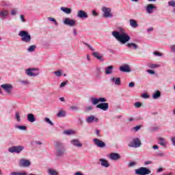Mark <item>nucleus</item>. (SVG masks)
<instances>
[{"instance_id": "12", "label": "nucleus", "mask_w": 175, "mask_h": 175, "mask_svg": "<svg viewBox=\"0 0 175 175\" xmlns=\"http://www.w3.org/2000/svg\"><path fill=\"white\" fill-rule=\"evenodd\" d=\"M93 142L97 147H99L100 148H105L106 147V144L103 142L102 140H99V139L94 138L93 139Z\"/></svg>"}, {"instance_id": "52", "label": "nucleus", "mask_w": 175, "mask_h": 175, "mask_svg": "<svg viewBox=\"0 0 175 175\" xmlns=\"http://www.w3.org/2000/svg\"><path fill=\"white\" fill-rule=\"evenodd\" d=\"M17 14V9H13L11 10V15L16 16Z\"/></svg>"}, {"instance_id": "21", "label": "nucleus", "mask_w": 175, "mask_h": 175, "mask_svg": "<svg viewBox=\"0 0 175 175\" xmlns=\"http://www.w3.org/2000/svg\"><path fill=\"white\" fill-rule=\"evenodd\" d=\"M120 72L128 73L131 72V67L129 65H124L120 67Z\"/></svg>"}, {"instance_id": "38", "label": "nucleus", "mask_w": 175, "mask_h": 175, "mask_svg": "<svg viewBox=\"0 0 175 175\" xmlns=\"http://www.w3.org/2000/svg\"><path fill=\"white\" fill-rule=\"evenodd\" d=\"M20 83L22 85H29V84H31V82L28 80H21Z\"/></svg>"}, {"instance_id": "3", "label": "nucleus", "mask_w": 175, "mask_h": 175, "mask_svg": "<svg viewBox=\"0 0 175 175\" xmlns=\"http://www.w3.org/2000/svg\"><path fill=\"white\" fill-rule=\"evenodd\" d=\"M55 146L56 147L55 155L57 158H61L65 155L66 149L65 146L61 142H56Z\"/></svg>"}, {"instance_id": "58", "label": "nucleus", "mask_w": 175, "mask_h": 175, "mask_svg": "<svg viewBox=\"0 0 175 175\" xmlns=\"http://www.w3.org/2000/svg\"><path fill=\"white\" fill-rule=\"evenodd\" d=\"M129 87L130 88H133V87H135V83L134 82H131L129 84Z\"/></svg>"}, {"instance_id": "33", "label": "nucleus", "mask_w": 175, "mask_h": 175, "mask_svg": "<svg viewBox=\"0 0 175 175\" xmlns=\"http://www.w3.org/2000/svg\"><path fill=\"white\" fill-rule=\"evenodd\" d=\"M161 65L159 64H148V67L150 68V69H155L157 68H159Z\"/></svg>"}, {"instance_id": "61", "label": "nucleus", "mask_w": 175, "mask_h": 175, "mask_svg": "<svg viewBox=\"0 0 175 175\" xmlns=\"http://www.w3.org/2000/svg\"><path fill=\"white\" fill-rule=\"evenodd\" d=\"M154 31V27H149L147 29L148 32H152Z\"/></svg>"}, {"instance_id": "43", "label": "nucleus", "mask_w": 175, "mask_h": 175, "mask_svg": "<svg viewBox=\"0 0 175 175\" xmlns=\"http://www.w3.org/2000/svg\"><path fill=\"white\" fill-rule=\"evenodd\" d=\"M49 21H53L55 25H58V23L57 22V20L54 18L49 17L48 18Z\"/></svg>"}, {"instance_id": "51", "label": "nucleus", "mask_w": 175, "mask_h": 175, "mask_svg": "<svg viewBox=\"0 0 175 175\" xmlns=\"http://www.w3.org/2000/svg\"><path fill=\"white\" fill-rule=\"evenodd\" d=\"M169 6H172V8H175V1H171L168 2Z\"/></svg>"}, {"instance_id": "18", "label": "nucleus", "mask_w": 175, "mask_h": 175, "mask_svg": "<svg viewBox=\"0 0 175 175\" xmlns=\"http://www.w3.org/2000/svg\"><path fill=\"white\" fill-rule=\"evenodd\" d=\"M95 79H96L97 80L102 79V68L100 67L96 68Z\"/></svg>"}, {"instance_id": "20", "label": "nucleus", "mask_w": 175, "mask_h": 175, "mask_svg": "<svg viewBox=\"0 0 175 175\" xmlns=\"http://www.w3.org/2000/svg\"><path fill=\"white\" fill-rule=\"evenodd\" d=\"M154 9H157V7L152 4H148L146 7V12L148 14H151L154 12Z\"/></svg>"}, {"instance_id": "27", "label": "nucleus", "mask_w": 175, "mask_h": 175, "mask_svg": "<svg viewBox=\"0 0 175 175\" xmlns=\"http://www.w3.org/2000/svg\"><path fill=\"white\" fill-rule=\"evenodd\" d=\"M130 25L132 27V28H137V27H139L137 22H136L134 19L130 20Z\"/></svg>"}, {"instance_id": "48", "label": "nucleus", "mask_w": 175, "mask_h": 175, "mask_svg": "<svg viewBox=\"0 0 175 175\" xmlns=\"http://www.w3.org/2000/svg\"><path fill=\"white\" fill-rule=\"evenodd\" d=\"M83 44L85 46H87L88 47H89L90 50H91L92 51H95V49L92 48V46L90 45V44H87L85 42H83Z\"/></svg>"}, {"instance_id": "8", "label": "nucleus", "mask_w": 175, "mask_h": 175, "mask_svg": "<svg viewBox=\"0 0 175 175\" xmlns=\"http://www.w3.org/2000/svg\"><path fill=\"white\" fill-rule=\"evenodd\" d=\"M23 150H24V146H12L8 148V151L11 154H20Z\"/></svg>"}, {"instance_id": "55", "label": "nucleus", "mask_w": 175, "mask_h": 175, "mask_svg": "<svg viewBox=\"0 0 175 175\" xmlns=\"http://www.w3.org/2000/svg\"><path fill=\"white\" fill-rule=\"evenodd\" d=\"M142 98H144V99H148V98H150V96L146 93H144L142 94Z\"/></svg>"}, {"instance_id": "19", "label": "nucleus", "mask_w": 175, "mask_h": 175, "mask_svg": "<svg viewBox=\"0 0 175 175\" xmlns=\"http://www.w3.org/2000/svg\"><path fill=\"white\" fill-rule=\"evenodd\" d=\"M94 122H98V121H99V119L95 118V116L93 115L89 116L86 119V122H88V124H91V123L94 122Z\"/></svg>"}, {"instance_id": "13", "label": "nucleus", "mask_w": 175, "mask_h": 175, "mask_svg": "<svg viewBox=\"0 0 175 175\" xmlns=\"http://www.w3.org/2000/svg\"><path fill=\"white\" fill-rule=\"evenodd\" d=\"M64 24L65 25H68V27H75V25H76V21L73 19H70L69 18H66L64 21Z\"/></svg>"}, {"instance_id": "4", "label": "nucleus", "mask_w": 175, "mask_h": 175, "mask_svg": "<svg viewBox=\"0 0 175 175\" xmlns=\"http://www.w3.org/2000/svg\"><path fill=\"white\" fill-rule=\"evenodd\" d=\"M18 36L21 38V41L24 43H31V35L27 31H21L18 33Z\"/></svg>"}, {"instance_id": "49", "label": "nucleus", "mask_w": 175, "mask_h": 175, "mask_svg": "<svg viewBox=\"0 0 175 175\" xmlns=\"http://www.w3.org/2000/svg\"><path fill=\"white\" fill-rule=\"evenodd\" d=\"M157 157H165V153H163L161 151H158L157 152Z\"/></svg>"}, {"instance_id": "40", "label": "nucleus", "mask_w": 175, "mask_h": 175, "mask_svg": "<svg viewBox=\"0 0 175 175\" xmlns=\"http://www.w3.org/2000/svg\"><path fill=\"white\" fill-rule=\"evenodd\" d=\"M15 118L18 122H21V118L20 117V113L16 112Z\"/></svg>"}, {"instance_id": "50", "label": "nucleus", "mask_w": 175, "mask_h": 175, "mask_svg": "<svg viewBox=\"0 0 175 175\" xmlns=\"http://www.w3.org/2000/svg\"><path fill=\"white\" fill-rule=\"evenodd\" d=\"M154 55H156L157 57H162L163 54L158 51L153 52Z\"/></svg>"}, {"instance_id": "9", "label": "nucleus", "mask_w": 175, "mask_h": 175, "mask_svg": "<svg viewBox=\"0 0 175 175\" xmlns=\"http://www.w3.org/2000/svg\"><path fill=\"white\" fill-rule=\"evenodd\" d=\"M1 87L6 94H11L13 90V85L10 83H4Z\"/></svg>"}, {"instance_id": "25", "label": "nucleus", "mask_w": 175, "mask_h": 175, "mask_svg": "<svg viewBox=\"0 0 175 175\" xmlns=\"http://www.w3.org/2000/svg\"><path fill=\"white\" fill-rule=\"evenodd\" d=\"M99 161L101 162V165H103V167H109V166H110L109 161L105 159H100Z\"/></svg>"}, {"instance_id": "37", "label": "nucleus", "mask_w": 175, "mask_h": 175, "mask_svg": "<svg viewBox=\"0 0 175 175\" xmlns=\"http://www.w3.org/2000/svg\"><path fill=\"white\" fill-rule=\"evenodd\" d=\"M48 173L49 175H58V172H57L55 170H53V169H49L48 170Z\"/></svg>"}, {"instance_id": "44", "label": "nucleus", "mask_w": 175, "mask_h": 175, "mask_svg": "<svg viewBox=\"0 0 175 175\" xmlns=\"http://www.w3.org/2000/svg\"><path fill=\"white\" fill-rule=\"evenodd\" d=\"M70 109L72 110V111H77V110H79V107L76 105H72L70 107Z\"/></svg>"}, {"instance_id": "59", "label": "nucleus", "mask_w": 175, "mask_h": 175, "mask_svg": "<svg viewBox=\"0 0 175 175\" xmlns=\"http://www.w3.org/2000/svg\"><path fill=\"white\" fill-rule=\"evenodd\" d=\"M148 73H150V75H155V71L152 70H148Z\"/></svg>"}, {"instance_id": "46", "label": "nucleus", "mask_w": 175, "mask_h": 175, "mask_svg": "<svg viewBox=\"0 0 175 175\" xmlns=\"http://www.w3.org/2000/svg\"><path fill=\"white\" fill-rule=\"evenodd\" d=\"M140 128H142V126H136L135 127H133L131 129V131H135V132H137V131H139V129H140Z\"/></svg>"}, {"instance_id": "56", "label": "nucleus", "mask_w": 175, "mask_h": 175, "mask_svg": "<svg viewBox=\"0 0 175 175\" xmlns=\"http://www.w3.org/2000/svg\"><path fill=\"white\" fill-rule=\"evenodd\" d=\"M20 18L22 23H25L26 21H25V18H24V15H21Z\"/></svg>"}, {"instance_id": "57", "label": "nucleus", "mask_w": 175, "mask_h": 175, "mask_svg": "<svg viewBox=\"0 0 175 175\" xmlns=\"http://www.w3.org/2000/svg\"><path fill=\"white\" fill-rule=\"evenodd\" d=\"M95 133L98 137H100V131L96 130Z\"/></svg>"}, {"instance_id": "11", "label": "nucleus", "mask_w": 175, "mask_h": 175, "mask_svg": "<svg viewBox=\"0 0 175 175\" xmlns=\"http://www.w3.org/2000/svg\"><path fill=\"white\" fill-rule=\"evenodd\" d=\"M35 70H38V68H30L26 70V75L27 76H29L30 77H36L39 75L38 73H35Z\"/></svg>"}, {"instance_id": "26", "label": "nucleus", "mask_w": 175, "mask_h": 175, "mask_svg": "<svg viewBox=\"0 0 175 175\" xmlns=\"http://www.w3.org/2000/svg\"><path fill=\"white\" fill-rule=\"evenodd\" d=\"M159 144H160V146H162L163 147H166V145L167 144V142H166V139L160 137L159 138Z\"/></svg>"}, {"instance_id": "30", "label": "nucleus", "mask_w": 175, "mask_h": 175, "mask_svg": "<svg viewBox=\"0 0 175 175\" xmlns=\"http://www.w3.org/2000/svg\"><path fill=\"white\" fill-rule=\"evenodd\" d=\"M92 55L94 56L95 58H97V59H99V61L103 62L102 56H100L98 52H93Z\"/></svg>"}, {"instance_id": "17", "label": "nucleus", "mask_w": 175, "mask_h": 175, "mask_svg": "<svg viewBox=\"0 0 175 175\" xmlns=\"http://www.w3.org/2000/svg\"><path fill=\"white\" fill-rule=\"evenodd\" d=\"M110 81L113 84H115V85H121V78L120 77L116 78L114 77H111L110 78Z\"/></svg>"}, {"instance_id": "5", "label": "nucleus", "mask_w": 175, "mask_h": 175, "mask_svg": "<svg viewBox=\"0 0 175 175\" xmlns=\"http://www.w3.org/2000/svg\"><path fill=\"white\" fill-rule=\"evenodd\" d=\"M142 146V141L138 137L133 139V140L129 144V147L133 148H139Z\"/></svg>"}, {"instance_id": "41", "label": "nucleus", "mask_w": 175, "mask_h": 175, "mask_svg": "<svg viewBox=\"0 0 175 175\" xmlns=\"http://www.w3.org/2000/svg\"><path fill=\"white\" fill-rule=\"evenodd\" d=\"M44 121L45 122H47V124H49V125H51V126L54 125V123H53V122H51V120L49 118H45Z\"/></svg>"}, {"instance_id": "32", "label": "nucleus", "mask_w": 175, "mask_h": 175, "mask_svg": "<svg viewBox=\"0 0 175 175\" xmlns=\"http://www.w3.org/2000/svg\"><path fill=\"white\" fill-rule=\"evenodd\" d=\"M75 132L73 130H66L64 131V135H67V136H70V135H75Z\"/></svg>"}, {"instance_id": "45", "label": "nucleus", "mask_w": 175, "mask_h": 175, "mask_svg": "<svg viewBox=\"0 0 175 175\" xmlns=\"http://www.w3.org/2000/svg\"><path fill=\"white\" fill-rule=\"evenodd\" d=\"M134 106L136 109H139V107H142V103L137 102L134 104Z\"/></svg>"}, {"instance_id": "62", "label": "nucleus", "mask_w": 175, "mask_h": 175, "mask_svg": "<svg viewBox=\"0 0 175 175\" xmlns=\"http://www.w3.org/2000/svg\"><path fill=\"white\" fill-rule=\"evenodd\" d=\"M73 34L74 36H77V31L76 30V29H73Z\"/></svg>"}, {"instance_id": "54", "label": "nucleus", "mask_w": 175, "mask_h": 175, "mask_svg": "<svg viewBox=\"0 0 175 175\" xmlns=\"http://www.w3.org/2000/svg\"><path fill=\"white\" fill-rule=\"evenodd\" d=\"M67 84H68V81H63L60 84V88H63V87H65V85H66Z\"/></svg>"}, {"instance_id": "63", "label": "nucleus", "mask_w": 175, "mask_h": 175, "mask_svg": "<svg viewBox=\"0 0 175 175\" xmlns=\"http://www.w3.org/2000/svg\"><path fill=\"white\" fill-rule=\"evenodd\" d=\"M135 165H136V163H135V162H131V163H129V167H131V166H135Z\"/></svg>"}, {"instance_id": "15", "label": "nucleus", "mask_w": 175, "mask_h": 175, "mask_svg": "<svg viewBox=\"0 0 175 175\" xmlns=\"http://www.w3.org/2000/svg\"><path fill=\"white\" fill-rule=\"evenodd\" d=\"M78 18H88V14L84 10H79L77 14Z\"/></svg>"}, {"instance_id": "39", "label": "nucleus", "mask_w": 175, "mask_h": 175, "mask_svg": "<svg viewBox=\"0 0 175 175\" xmlns=\"http://www.w3.org/2000/svg\"><path fill=\"white\" fill-rule=\"evenodd\" d=\"M15 128L16 129H20V131H27V126H25L16 125Z\"/></svg>"}, {"instance_id": "42", "label": "nucleus", "mask_w": 175, "mask_h": 175, "mask_svg": "<svg viewBox=\"0 0 175 175\" xmlns=\"http://www.w3.org/2000/svg\"><path fill=\"white\" fill-rule=\"evenodd\" d=\"M53 74L55 75L57 77H61V76H62V72H61V70L55 71Z\"/></svg>"}, {"instance_id": "10", "label": "nucleus", "mask_w": 175, "mask_h": 175, "mask_svg": "<svg viewBox=\"0 0 175 175\" xmlns=\"http://www.w3.org/2000/svg\"><path fill=\"white\" fill-rule=\"evenodd\" d=\"M18 165L20 167H29V166H31V161L29 159H21L19 161Z\"/></svg>"}, {"instance_id": "47", "label": "nucleus", "mask_w": 175, "mask_h": 175, "mask_svg": "<svg viewBox=\"0 0 175 175\" xmlns=\"http://www.w3.org/2000/svg\"><path fill=\"white\" fill-rule=\"evenodd\" d=\"M170 49L171 50V53L175 54V44L170 45Z\"/></svg>"}, {"instance_id": "60", "label": "nucleus", "mask_w": 175, "mask_h": 175, "mask_svg": "<svg viewBox=\"0 0 175 175\" xmlns=\"http://www.w3.org/2000/svg\"><path fill=\"white\" fill-rule=\"evenodd\" d=\"M92 13V16H94V17H97L98 12H96V10H93Z\"/></svg>"}, {"instance_id": "34", "label": "nucleus", "mask_w": 175, "mask_h": 175, "mask_svg": "<svg viewBox=\"0 0 175 175\" xmlns=\"http://www.w3.org/2000/svg\"><path fill=\"white\" fill-rule=\"evenodd\" d=\"M10 175H27V174L25 172H13Z\"/></svg>"}, {"instance_id": "6", "label": "nucleus", "mask_w": 175, "mask_h": 175, "mask_svg": "<svg viewBox=\"0 0 175 175\" xmlns=\"http://www.w3.org/2000/svg\"><path fill=\"white\" fill-rule=\"evenodd\" d=\"M103 17L105 18H111L113 17V14L111 13V8L107 7H103Z\"/></svg>"}, {"instance_id": "53", "label": "nucleus", "mask_w": 175, "mask_h": 175, "mask_svg": "<svg viewBox=\"0 0 175 175\" xmlns=\"http://www.w3.org/2000/svg\"><path fill=\"white\" fill-rule=\"evenodd\" d=\"M170 140L172 142V146H174V147H175V136L172 137L170 138Z\"/></svg>"}, {"instance_id": "35", "label": "nucleus", "mask_w": 175, "mask_h": 175, "mask_svg": "<svg viewBox=\"0 0 175 175\" xmlns=\"http://www.w3.org/2000/svg\"><path fill=\"white\" fill-rule=\"evenodd\" d=\"M127 47H130V48L133 47L134 49V50H137L139 46H137V44H136L133 42H131V43L127 44Z\"/></svg>"}, {"instance_id": "7", "label": "nucleus", "mask_w": 175, "mask_h": 175, "mask_svg": "<svg viewBox=\"0 0 175 175\" xmlns=\"http://www.w3.org/2000/svg\"><path fill=\"white\" fill-rule=\"evenodd\" d=\"M135 174H138V175L151 174V170H150V169L147 167H141L135 170Z\"/></svg>"}, {"instance_id": "24", "label": "nucleus", "mask_w": 175, "mask_h": 175, "mask_svg": "<svg viewBox=\"0 0 175 175\" xmlns=\"http://www.w3.org/2000/svg\"><path fill=\"white\" fill-rule=\"evenodd\" d=\"M27 118L29 122H35V121H36V118H35V115H33V113H28Z\"/></svg>"}, {"instance_id": "16", "label": "nucleus", "mask_w": 175, "mask_h": 175, "mask_svg": "<svg viewBox=\"0 0 175 175\" xmlns=\"http://www.w3.org/2000/svg\"><path fill=\"white\" fill-rule=\"evenodd\" d=\"M109 158L111 161H118V159H121V155L118 153L113 152L109 154Z\"/></svg>"}, {"instance_id": "22", "label": "nucleus", "mask_w": 175, "mask_h": 175, "mask_svg": "<svg viewBox=\"0 0 175 175\" xmlns=\"http://www.w3.org/2000/svg\"><path fill=\"white\" fill-rule=\"evenodd\" d=\"M113 69H114V66H109L106 67L105 68V75H113Z\"/></svg>"}, {"instance_id": "64", "label": "nucleus", "mask_w": 175, "mask_h": 175, "mask_svg": "<svg viewBox=\"0 0 175 175\" xmlns=\"http://www.w3.org/2000/svg\"><path fill=\"white\" fill-rule=\"evenodd\" d=\"M92 106H89L86 108V109L88 110V111H90V110H92Z\"/></svg>"}, {"instance_id": "23", "label": "nucleus", "mask_w": 175, "mask_h": 175, "mask_svg": "<svg viewBox=\"0 0 175 175\" xmlns=\"http://www.w3.org/2000/svg\"><path fill=\"white\" fill-rule=\"evenodd\" d=\"M8 16H9V11L7 10H2L0 11V17L1 18H7Z\"/></svg>"}, {"instance_id": "28", "label": "nucleus", "mask_w": 175, "mask_h": 175, "mask_svg": "<svg viewBox=\"0 0 175 175\" xmlns=\"http://www.w3.org/2000/svg\"><path fill=\"white\" fill-rule=\"evenodd\" d=\"M66 116V111L64 110H60L57 113V117L61 118L62 117H65Z\"/></svg>"}, {"instance_id": "2", "label": "nucleus", "mask_w": 175, "mask_h": 175, "mask_svg": "<svg viewBox=\"0 0 175 175\" xmlns=\"http://www.w3.org/2000/svg\"><path fill=\"white\" fill-rule=\"evenodd\" d=\"M91 103L94 106H96V109H100L103 111H107L109 110V103H105L107 102L105 98H94L92 97L90 98Z\"/></svg>"}, {"instance_id": "14", "label": "nucleus", "mask_w": 175, "mask_h": 175, "mask_svg": "<svg viewBox=\"0 0 175 175\" xmlns=\"http://www.w3.org/2000/svg\"><path fill=\"white\" fill-rule=\"evenodd\" d=\"M70 144H72V146H74V147H77L78 148L83 147V144L80 142V140L79 139H71Z\"/></svg>"}, {"instance_id": "1", "label": "nucleus", "mask_w": 175, "mask_h": 175, "mask_svg": "<svg viewBox=\"0 0 175 175\" xmlns=\"http://www.w3.org/2000/svg\"><path fill=\"white\" fill-rule=\"evenodd\" d=\"M111 35L121 44H125L131 40V36H129L126 31H125V29L122 27H118V31H112Z\"/></svg>"}, {"instance_id": "29", "label": "nucleus", "mask_w": 175, "mask_h": 175, "mask_svg": "<svg viewBox=\"0 0 175 175\" xmlns=\"http://www.w3.org/2000/svg\"><path fill=\"white\" fill-rule=\"evenodd\" d=\"M60 9L62 12L66 13V14H70V13H72V9L70 8L62 7Z\"/></svg>"}, {"instance_id": "36", "label": "nucleus", "mask_w": 175, "mask_h": 175, "mask_svg": "<svg viewBox=\"0 0 175 175\" xmlns=\"http://www.w3.org/2000/svg\"><path fill=\"white\" fill-rule=\"evenodd\" d=\"M36 49V45H31L28 47L27 51H29V53H33Z\"/></svg>"}, {"instance_id": "31", "label": "nucleus", "mask_w": 175, "mask_h": 175, "mask_svg": "<svg viewBox=\"0 0 175 175\" xmlns=\"http://www.w3.org/2000/svg\"><path fill=\"white\" fill-rule=\"evenodd\" d=\"M152 98L153 99H158L161 98V92H159V90H157L152 95Z\"/></svg>"}]
</instances>
